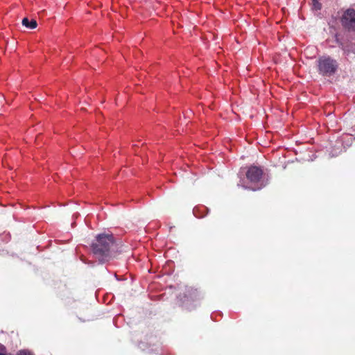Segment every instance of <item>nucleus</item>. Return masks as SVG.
<instances>
[{"label":"nucleus","mask_w":355,"mask_h":355,"mask_svg":"<svg viewBox=\"0 0 355 355\" xmlns=\"http://www.w3.org/2000/svg\"><path fill=\"white\" fill-rule=\"evenodd\" d=\"M340 22L345 29L355 32V9H347L340 18Z\"/></svg>","instance_id":"obj_3"},{"label":"nucleus","mask_w":355,"mask_h":355,"mask_svg":"<svg viewBox=\"0 0 355 355\" xmlns=\"http://www.w3.org/2000/svg\"><path fill=\"white\" fill-rule=\"evenodd\" d=\"M21 23H22L23 26H24L25 27H26L27 28H29V29H34L37 26V23L36 20L31 19V21H29V19L26 17H25L22 19Z\"/></svg>","instance_id":"obj_5"},{"label":"nucleus","mask_w":355,"mask_h":355,"mask_svg":"<svg viewBox=\"0 0 355 355\" xmlns=\"http://www.w3.org/2000/svg\"><path fill=\"white\" fill-rule=\"evenodd\" d=\"M338 62L330 56H322L318 60V72L322 76H330L336 73Z\"/></svg>","instance_id":"obj_2"},{"label":"nucleus","mask_w":355,"mask_h":355,"mask_svg":"<svg viewBox=\"0 0 355 355\" xmlns=\"http://www.w3.org/2000/svg\"><path fill=\"white\" fill-rule=\"evenodd\" d=\"M0 355H6L5 354H3V353H0Z\"/></svg>","instance_id":"obj_8"},{"label":"nucleus","mask_w":355,"mask_h":355,"mask_svg":"<svg viewBox=\"0 0 355 355\" xmlns=\"http://www.w3.org/2000/svg\"><path fill=\"white\" fill-rule=\"evenodd\" d=\"M263 170L261 167L251 166L246 172V178L251 182H258L262 178Z\"/></svg>","instance_id":"obj_4"},{"label":"nucleus","mask_w":355,"mask_h":355,"mask_svg":"<svg viewBox=\"0 0 355 355\" xmlns=\"http://www.w3.org/2000/svg\"><path fill=\"white\" fill-rule=\"evenodd\" d=\"M337 42L338 43L339 46L343 50L345 54L348 55L350 53V50L347 48V46H345L342 42H339L338 40Z\"/></svg>","instance_id":"obj_6"},{"label":"nucleus","mask_w":355,"mask_h":355,"mask_svg":"<svg viewBox=\"0 0 355 355\" xmlns=\"http://www.w3.org/2000/svg\"><path fill=\"white\" fill-rule=\"evenodd\" d=\"M115 244L112 234H98L92 244L93 253L101 262L107 261L110 257L111 250Z\"/></svg>","instance_id":"obj_1"},{"label":"nucleus","mask_w":355,"mask_h":355,"mask_svg":"<svg viewBox=\"0 0 355 355\" xmlns=\"http://www.w3.org/2000/svg\"><path fill=\"white\" fill-rule=\"evenodd\" d=\"M313 5L316 10L321 9V3H319L318 0H312Z\"/></svg>","instance_id":"obj_7"}]
</instances>
